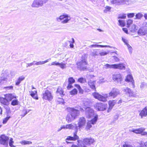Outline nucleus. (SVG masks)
<instances>
[{
  "label": "nucleus",
  "instance_id": "nucleus-1",
  "mask_svg": "<svg viewBox=\"0 0 147 147\" xmlns=\"http://www.w3.org/2000/svg\"><path fill=\"white\" fill-rule=\"evenodd\" d=\"M78 108L79 110L74 108L70 109L69 113L66 117V120L68 123L71 122L77 118L80 114V107Z\"/></svg>",
  "mask_w": 147,
  "mask_h": 147
},
{
  "label": "nucleus",
  "instance_id": "nucleus-2",
  "mask_svg": "<svg viewBox=\"0 0 147 147\" xmlns=\"http://www.w3.org/2000/svg\"><path fill=\"white\" fill-rule=\"evenodd\" d=\"M94 142V139L86 138L82 140H78V145L79 147H87V145H90Z\"/></svg>",
  "mask_w": 147,
  "mask_h": 147
},
{
  "label": "nucleus",
  "instance_id": "nucleus-3",
  "mask_svg": "<svg viewBox=\"0 0 147 147\" xmlns=\"http://www.w3.org/2000/svg\"><path fill=\"white\" fill-rule=\"evenodd\" d=\"M87 65L88 62L85 59H83L76 63L78 69L81 71H86L87 70Z\"/></svg>",
  "mask_w": 147,
  "mask_h": 147
},
{
  "label": "nucleus",
  "instance_id": "nucleus-4",
  "mask_svg": "<svg viewBox=\"0 0 147 147\" xmlns=\"http://www.w3.org/2000/svg\"><path fill=\"white\" fill-rule=\"evenodd\" d=\"M80 110L82 112L85 110L86 115V117L88 118H91L94 116V110L90 107H87L86 108L84 107V108L79 107Z\"/></svg>",
  "mask_w": 147,
  "mask_h": 147
},
{
  "label": "nucleus",
  "instance_id": "nucleus-5",
  "mask_svg": "<svg viewBox=\"0 0 147 147\" xmlns=\"http://www.w3.org/2000/svg\"><path fill=\"white\" fill-rule=\"evenodd\" d=\"M105 66L106 69L108 68H113L114 69H119L120 70H125V66L123 63H119L117 64H113L111 65L107 64L105 65Z\"/></svg>",
  "mask_w": 147,
  "mask_h": 147
},
{
  "label": "nucleus",
  "instance_id": "nucleus-6",
  "mask_svg": "<svg viewBox=\"0 0 147 147\" xmlns=\"http://www.w3.org/2000/svg\"><path fill=\"white\" fill-rule=\"evenodd\" d=\"M70 18L67 14H63L61 15L59 17L56 18L58 22L61 21V23L63 24L67 23L70 20Z\"/></svg>",
  "mask_w": 147,
  "mask_h": 147
},
{
  "label": "nucleus",
  "instance_id": "nucleus-7",
  "mask_svg": "<svg viewBox=\"0 0 147 147\" xmlns=\"http://www.w3.org/2000/svg\"><path fill=\"white\" fill-rule=\"evenodd\" d=\"M42 98L43 99L50 101L53 99V96L50 91L46 90L45 92H43Z\"/></svg>",
  "mask_w": 147,
  "mask_h": 147
},
{
  "label": "nucleus",
  "instance_id": "nucleus-8",
  "mask_svg": "<svg viewBox=\"0 0 147 147\" xmlns=\"http://www.w3.org/2000/svg\"><path fill=\"white\" fill-rule=\"evenodd\" d=\"M48 0H34L32 4L33 7H38L42 6L44 3H46Z\"/></svg>",
  "mask_w": 147,
  "mask_h": 147
},
{
  "label": "nucleus",
  "instance_id": "nucleus-9",
  "mask_svg": "<svg viewBox=\"0 0 147 147\" xmlns=\"http://www.w3.org/2000/svg\"><path fill=\"white\" fill-rule=\"evenodd\" d=\"M3 107L6 110V112L7 114V117L3 119V123L5 124L11 117L10 115L11 111L9 107L8 106H3Z\"/></svg>",
  "mask_w": 147,
  "mask_h": 147
},
{
  "label": "nucleus",
  "instance_id": "nucleus-10",
  "mask_svg": "<svg viewBox=\"0 0 147 147\" xmlns=\"http://www.w3.org/2000/svg\"><path fill=\"white\" fill-rule=\"evenodd\" d=\"M107 107V104L102 103H98L96 104L95 107L98 111H104L105 110Z\"/></svg>",
  "mask_w": 147,
  "mask_h": 147
},
{
  "label": "nucleus",
  "instance_id": "nucleus-11",
  "mask_svg": "<svg viewBox=\"0 0 147 147\" xmlns=\"http://www.w3.org/2000/svg\"><path fill=\"white\" fill-rule=\"evenodd\" d=\"M122 91L123 92H125L126 95L130 97H134L136 96L134 92L129 88L128 87L124 88H123Z\"/></svg>",
  "mask_w": 147,
  "mask_h": 147
},
{
  "label": "nucleus",
  "instance_id": "nucleus-12",
  "mask_svg": "<svg viewBox=\"0 0 147 147\" xmlns=\"http://www.w3.org/2000/svg\"><path fill=\"white\" fill-rule=\"evenodd\" d=\"M113 80L116 83H121L122 78L121 74L118 73H115L112 76Z\"/></svg>",
  "mask_w": 147,
  "mask_h": 147
},
{
  "label": "nucleus",
  "instance_id": "nucleus-13",
  "mask_svg": "<svg viewBox=\"0 0 147 147\" xmlns=\"http://www.w3.org/2000/svg\"><path fill=\"white\" fill-rule=\"evenodd\" d=\"M119 90L115 88L112 89L111 92L109 93L108 95L107 96L108 97H111L113 98L116 97L118 94H120Z\"/></svg>",
  "mask_w": 147,
  "mask_h": 147
},
{
  "label": "nucleus",
  "instance_id": "nucleus-14",
  "mask_svg": "<svg viewBox=\"0 0 147 147\" xmlns=\"http://www.w3.org/2000/svg\"><path fill=\"white\" fill-rule=\"evenodd\" d=\"M77 132L75 131L74 133L73 136H69L67 137L66 138L65 140L66 142L68 144L69 143H73V142H68L67 141L68 140H72V141H75L76 140H78L79 137L77 135Z\"/></svg>",
  "mask_w": 147,
  "mask_h": 147
},
{
  "label": "nucleus",
  "instance_id": "nucleus-15",
  "mask_svg": "<svg viewBox=\"0 0 147 147\" xmlns=\"http://www.w3.org/2000/svg\"><path fill=\"white\" fill-rule=\"evenodd\" d=\"M9 138L3 135L0 137V144L6 146L8 145Z\"/></svg>",
  "mask_w": 147,
  "mask_h": 147
},
{
  "label": "nucleus",
  "instance_id": "nucleus-16",
  "mask_svg": "<svg viewBox=\"0 0 147 147\" xmlns=\"http://www.w3.org/2000/svg\"><path fill=\"white\" fill-rule=\"evenodd\" d=\"M93 95L95 98L98 99L100 101L105 102L107 100L106 97L100 95L98 93H94L93 94Z\"/></svg>",
  "mask_w": 147,
  "mask_h": 147
},
{
  "label": "nucleus",
  "instance_id": "nucleus-17",
  "mask_svg": "<svg viewBox=\"0 0 147 147\" xmlns=\"http://www.w3.org/2000/svg\"><path fill=\"white\" fill-rule=\"evenodd\" d=\"M139 35H147V24L146 26L141 27L138 32Z\"/></svg>",
  "mask_w": 147,
  "mask_h": 147
},
{
  "label": "nucleus",
  "instance_id": "nucleus-18",
  "mask_svg": "<svg viewBox=\"0 0 147 147\" xmlns=\"http://www.w3.org/2000/svg\"><path fill=\"white\" fill-rule=\"evenodd\" d=\"M86 123V120L85 118L83 117H80L79 120L78 127L80 128L83 127L85 125Z\"/></svg>",
  "mask_w": 147,
  "mask_h": 147
},
{
  "label": "nucleus",
  "instance_id": "nucleus-19",
  "mask_svg": "<svg viewBox=\"0 0 147 147\" xmlns=\"http://www.w3.org/2000/svg\"><path fill=\"white\" fill-rule=\"evenodd\" d=\"M125 80L127 82H130L133 86V87H134V84L133 78L132 76L130 75H128L127 76Z\"/></svg>",
  "mask_w": 147,
  "mask_h": 147
},
{
  "label": "nucleus",
  "instance_id": "nucleus-20",
  "mask_svg": "<svg viewBox=\"0 0 147 147\" xmlns=\"http://www.w3.org/2000/svg\"><path fill=\"white\" fill-rule=\"evenodd\" d=\"M140 112L139 116L142 118H143V117L147 116V108L146 107H145Z\"/></svg>",
  "mask_w": 147,
  "mask_h": 147
},
{
  "label": "nucleus",
  "instance_id": "nucleus-21",
  "mask_svg": "<svg viewBox=\"0 0 147 147\" xmlns=\"http://www.w3.org/2000/svg\"><path fill=\"white\" fill-rule=\"evenodd\" d=\"M5 97L9 102L11 101L13 98H16V96L13 95L12 94L9 93L5 95Z\"/></svg>",
  "mask_w": 147,
  "mask_h": 147
},
{
  "label": "nucleus",
  "instance_id": "nucleus-22",
  "mask_svg": "<svg viewBox=\"0 0 147 147\" xmlns=\"http://www.w3.org/2000/svg\"><path fill=\"white\" fill-rule=\"evenodd\" d=\"M116 101L115 100H110L109 101V107L107 111L108 112H109L112 109L115 103H116Z\"/></svg>",
  "mask_w": 147,
  "mask_h": 147
},
{
  "label": "nucleus",
  "instance_id": "nucleus-23",
  "mask_svg": "<svg viewBox=\"0 0 147 147\" xmlns=\"http://www.w3.org/2000/svg\"><path fill=\"white\" fill-rule=\"evenodd\" d=\"M66 127L67 129H73L74 128H75L76 130V131L77 132L78 131V127L77 125L75 124H68L66 125Z\"/></svg>",
  "mask_w": 147,
  "mask_h": 147
},
{
  "label": "nucleus",
  "instance_id": "nucleus-24",
  "mask_svg": "<svg viewBox=\"0 0 147 147\" xmlns=\"http://www.w3.org/2000/svg\"><path fill=\"white\" fill-rule=\"evenodd\" d=\"M1 103L4 105V106H8L9 104V102L5 98L1 97Z\"/></svg>",
  "mask_w": 147,
  "mask_h": 147
},
{
  "label": "nucleus",
  "instance_id": "nucleus-25",
  "mask_svg": "<svg viewBox=\"0 0 147 147\" xmlns=\"http://www.w3.org/2000/svg\"><path fill=\"white\" fill-rule=\"evenodd\" d=\"M25 78V77L23 76H20L16 80L15 83V85L17 86H19L21 82L24 80Z\"/></svg>",
  "mask_w": 147,
  "mask_h": 147
},
{
  "label": "nucleus",
  "instance_id": "nucleus-26",
  "mask_svg": "<svg viewBox=\"0 0 147 147\" xmlns=\"http://www.w3.org/2000/svg\"><path fill=\"white\" fill-rule=\"evenodd\" d=\"M63 93L64 91L61 88L59 87L58 88L56 91V93L58 95H60L62 97L64 95Z\"/></svg>",
  "mask_w": 147,
  "mask_h": 147
},
{
  "label": "nucleus",
  "instance_id": "nucleus-27",
  "mask_svg": "<svg viewBox=\"0 0 147 147\" xmlns=\"http://www.w3.org/2000/svg\"><path fill=\"white\" fill-rule=\"evenodd\" d=\"M95 81H92L91 80H90L88 82V85L90 86V88L95 90L96 88L95 85Z\"/></svg>",
  "mask_w": 147,
  "mask_h": 147
},
{
  "label": "nucleus",
  "instance_id": "nucleus-28",
  "mask_svg": "<svg viewBox=\"0 0 147 147\" xmlns=\"http://www.w3.org/2000/svg\"><path fill=\"white\" fill-rule=\"evenodd\" d=\"M29 92H30V94L33 98L36 100L38 99L37 91H35L34 92L32 91H31V92L30 91Z\"/></svg>",
  "mask_w": 147,
  "mask_h": 147
},
{
  "label": "nucleus",
  "instance_id": "nucleus-29",
  "mask_svg": "<svg viewBox=\"0 0 147 147\" xmlns=\"http://www.w3.org/2000/svg\"><path fill=\"white\" fill-rule=\"evenodd\" d=\"M111 2L113 4H117L119 5H123V0H112Z\"/></svg>",
  "mask_w": 147,
  "mask_h": 147
},
{
  "label": "nucleus",
  "instance_id": "nucleus-30",
  "mask_svg": "<svg viewBox=\"0 0 147 147\" xmlns=\"http://www.w3.org/2000/svg\"><path fill=\"white\" fill-rule=\"evenodd\" d=\"M74 86L77 88L79 91V93L80 94H82L83 93L84 90L81 88L79 84H75Z\"/></svg>",
  "mask_w": 147,
  "mask_h": 147
},
{
  "label": "nucleus",
  "instance_id": "nucleus-31",
  "mask_svg": "<svg viewBox=\"0 0 147 147\" xmlns=\"http://www.w3.org/2000/svg\"><path fill=\"white\" fill-rule=\"evenodd\" d=\"M134 0H123V5L126 4L129 5L135 3Z\"/></svg>",
  "mask_w": 147,
  "mask_h": 147
},
{
  "label": "nucleus",
  "instance_id": "nucleus-32",
  "mask_svg": "<svg viewBox=\"0 0 147 147\" xmlns=\"http://www.w3.org/2000/svg\"><path fill=\"white\" fill-rule=\"evenodd\" d=\"M90 47H100L101 48H103V47H111L109 45H97V44H95V45H92L90 46Z\"/></svg>",
  "mask_w": 147,
  "mask_h": 147
},
{
  "label": "nucleus",
  "instance_id": "nucleus-33",
  "mask_svg": "<svg viewBox=\"0 0 147 147\" xmlns=\"http://www.w3.org/2000/svg\"><path fill=\"white\" fill-rule=\"evenodd\" d=\"M49 61V59H48L45 61H40L38 62H36L34 64L36 65H40L44 64L45 63L48 62Z\"/></svg>",
  "mask_w": 147,
  "mask_h": 147
},
{
  "label": "nucleus",
  "instance_id": "nucleus-34",
  "mask_svg": "<svg viewBox=\"0 0 147 147\" xmlns=\"http://www.w3.org/2000/svg\"><path fill=\"white\" fill-rule=\"evenodd\" d=\"M98 119V116L97 115L95 116L91 120V121L89 122L91 124L94 125L95 124L96 121Z\"/></svg>",
  "mask_w": 147,
  "mask_h": 147
},
{
  "label": "nucleus",
  "instance_id": "nucleus-35",
  "mask_svg": "<svg viewBox=\"0 0 147 147\" xmlns=\"http://www.w3.org/2000/svg\"><path fill=\"white\" fill-rule=\"evenodd\" d=\"M98 50L97 49H95L93 50V51L91 52V54L92 56H97L99 53Z\"/></svg>",
  "mask_w": 147,
  "mask_h": 147
},
{
  "label": "nucleus",
  "instance_id": "nucleus-36",
  "mask_svg": "<svg viewBox=\"0 0 147 147\" xmlns=\"http://www.w3.org/2000/svg\"><path fill=\"white\" fill-rule=\"evenodd\" d=\"M20 143L22 145H25L27 144H32V142L31 141H27L25 140H23L20 142Z\"/></svg>",
  "mask_w": 147,
  "mask_h": 147
},
{
  "label": "nucleus",
  "instance_id": "nucleus-37",
  "mask_svg": "<svg viewBox=\"0 0 147 147\" xmlns=\"http://www.w3.org/2000/svg\"><path fill=\"white\" fill-rule=\"evenodd\" d=\"M19 104V101L17 99H14L12 100L11 105L13 106L18 105Z\"/></svg>",
  "mask_w": 147,
  "mask_h": 147
},
{
  "label": "nucleus",
  "instance_id": "nucleus-38",
  "mask_svg": "<svg viewBox=\"0 0 147 147\" xmlns=\"http://www.w3.org/2000/svg\"><path fill=\"white\" fill-rule=\"evenodd\" d=\"M119 25L121 27H123L125 26V23L124 20H118Z\"/></svg>",
  "mask_w": 147,
  "mask_h": 147
},
{
  "label": "nucleus",
  "instance_id": "nucleus-39",
  "mask_svg": "<svg viewBox=\"0 0 147 147\" xmlns=\"http://www.w3.org/2000/svg\"><path fill=\"white\" fill-rule=\"evenodd\" d=\"M78 92L77 89L76 88H74L71 91L69 92L70 94L72 95H74L76 94Z\"/></svg>",
  "mask_w": 147,
  "mask_h": 147
},
{
  "label": "nucleus",
  "instance_id": "nucleus-40",
  "mask_svg": "<svg viewBox=\"0 0 147 147\" xmlns=\"http://www.w3.org/2000/svg\"><path fill=\"white\" fill-rule=\"evenodd\" d=\"M7 81V78L5 77H0V84H4L5 81Z\"/></svg>",
  "mask_w": 147,
  "mask_h": 147
},
{
  "label": "nucleus",
  "instance_id": "nucleus-41",
  "mask_svg": "<svg viewBox=\"0 0 147 147\" xmlns=\"http://www.w3.org/2000/svg\"><path fill=\"white\" fill-rule=\"evenodd\" d=\"M68 82L69 83L72 84L75 82V80L73 78V77H70L68 78Z\"/></svg>",
  "mask_w": 147,
  "mask_h": 147
},
{
  "label": "nucleus",
  "instance_id": "nucleus-42",
  "mask_svg": "<svg viewBox=\"0 0 147 147\" xmlns=\"http://www.w3.org/2000/svg\"><path fill=\"white\" fill-rule=\"evenodd\" d=\"M143 15L141 13H139L136 14L135 15L136 18L135 19H140L143 16Z\"/></svg>",
  "mask_w": 147,
  "mask_h": 147
},
{
  "label": "nucleus",
  "instance_id": "nucleus-43",
  "mask_svg": "<svg viewBox=\"0 0 147 147\" xmlns=\"http://www.w3.org/2000/svg\"><path fill=\"white\" fill-rule=\"evenodd\" d=\"M78 81L81 83H84L86 82V79L83 77H81L78 79Z\"/></svg>",
  "mask_w": 147,
  "mask_h": 147
},
{
  "label": "nucleus",
  "instance_id": "nucleus-44",
  "mask_svg": "<svg viewBox=\"0 0 147 147\" xmlns=\"http://www.w3.org/2000/svg\"><path fill=\"white\" fill-rule=\"evenodd\" d=\"M111 7L108 6H106L105 7V9L104 10L105 13H107L108 11H110Z\"/></svg>",
  "mask_w": 147,
  "mask_h": 147
},
{
  "label": "nucleus",
  "instance_id": "nucleus-45",
  "mask_svg": "<svg viewBox=\"0 0 147 147\" xmlns=\"http://www.w3.org/2000/svg\"><path fill=\"white\" fill-rule=\"evenodd\" d=\"M13 87L12 86H6L4 87V88L7 91H9L12 90L13 89Z\"/></svg>",
  "mask_w": 147,
  "mask_h": 147
},
{
  "label": "nucleus",
  "instance_id": "nucleus-46",
  "mask_svg": "<svg viewBox=\"0 0 147 147\" xmlns=\"http://www.w3.org/2000/svg\"><path fill=\"white\" fill-rule=\"evenodd\" d=\"M109 52V51H104L102 52L99 53L100 55L101 56H105L108 54Z\"/></svg>",
  "mask_w": 147,
  "mask_h": 147
},
{
  "label": "nucleus",
  "instance_id": "nucleus-47",
  "mask_svg": "<svg viewBox=\"0 0 147 147\" xmlns=\"http://www.w3.org/2000/svg\"><path fill=\"white\" fill-rule=\"evenodd\" d=\"M13 138H10L9 142V145L11 147H15V146L13 145L14 142L13 141Z\"/></svg>",
  "mask_w": 147,
  "mask_h": 147
},
{
  "label": "nucleus",
  "instance_id": "nucleus-48",
  "mask_svg": "<svg viewBox=\"0 0 147 147\" xmlns=\"http://www.w3.org/2000/svg\"><path fill=\"white\" fill-rule=\"evenodd\" d=\"M133 22L132 20L131 19H129L127 21V27L128 28L129 27L130 24H132Z\"/></svg>",
  "mask_w": 147,
  "mask_h": 147
},
{
  "label": "nucleus",
  "instance_id": "nucleus-49",
  "mask_svg": "<svg viewBox=\"0 0 147 147\" xmlns=\"http://www.w3.org/2000/svg\"><path fill=\"white\" fill-rule=\"evenodd\" d=\"M92 126L90 122H88L87 123V125L86 127V130L89 129Z\"/></svg>",
  "mask_w": 147,
  "mask_h": 147
},
{
  "label": "nucleus",
  "instance_id": "nucleus-50",
  "mask_svg": "<svg viewBox=\"0 0 147 147\" xmlns=\"http://www.w3.org/2000/svg\"><path fill=\"white\" fill-rule=\"evenodd\" d=\"M140 87L141 89L146 88V84L144 82L142 83L140 85Z\"/></svg>",
  "mask_w": 147,
  "mask_h": 147
},
{
  "label": "nucleus",
  "instance_id": "nucleus-51",
  "mask_svg": "<svg viewBox=\"0 0 147 147\" xmlns=\"http://www.w3.org/2000/svg\"><path fill=\"white\" fill-rule=\"evenodd\" d=\"M135 16L134 13H129L127 14L128 18H130L133 17Z\"/></svg>",
  "mask_w": 147,
  "mask_h": 147
},
{
  "label": "nucleus",
  "instance_id": "nucleus-52",
  "mask_svg": "<svg viewBox=\"0 0 147 147\" xmlns=\"http://www.w3.org/2000/svg\"><path fill=\"white\" fill-rule=\"evenodd\" d=\"M68 43L69 44V46L71 48H73L74 47V45H73V43H72L71 42V41H67V42H66L65 44H68Z\"/></svg>",
  "mask_w": 147,
  "mask_h": 147
},
{
  "label": "nucleus",
  "instance_id": "nucleus-53",
  "mask_svg": "<svg viewBox=\"0 0 147 147\" xmlns=\"http://www.w3.org/2000/svg\"><path fill=\"white\" fill-rule=\"evenodd\" d=\"M126 18V14H123L121 15H120L118 17V19H125Z\"/></svg>",
  "mask_w": 147,
  "mask_h": 147
},
{
  "label": "nucleus",
  "instance_id": "nucleus-54",
  "mask_svg": "<svg viewBox=\"0 0 147 147\" xmlns=\"http://www.w3.org/2000/svg\"><path fill=\"white\" fill-rule=\"evenodd\" d=\"M58 66L61 67L62 69H63L65 67V65L62 63H59V64L58 65Z\"/></svg>",
  "mask_w": 147,
  "mask_h": 147
},
{
  "label": "nucleus",
  "instance_id": "nucleus-55",
  "mask_svg": "<svg viewBox=\"0 0 147 147\" xmlns=\"http://www.w3.org/2000/svg\"><path fill=\"white\" fill-rule=\"evenodd\" d=\"M59 64V63L58 62H57V61H55L54 62H52L51 65H58Z\"/></svg>",
  "mask_w": 147,
  "mask_h": 147
},
{
  "label": "nucleus",
  "instance_id": "nucleus-56",
  "mask_svg": "<svg viewBox=\"0 0 147 147\" xmlns=\"http://www.w3.org/2000/svg\"><path fill=\"white\" fill-rule=\"evenodd\" d=\"M67 89L68 90H69L71 88H72L73 87V86H72V84H71L68 83V86H67Z\"/></svg>",
  "mask_w": 147,
  "mask_h": 147
},
{
  "label": "nucleus",
  "instance_id": "nucleus-57",
  "mask_svg": "<svg viewBox=\"0 0 147 147\" xmlns=\"http://www.w3.org/2000/svg\"><path fill=\"white\" fill-rule=\"evenodd\" d=\"M124 146H125V147H135L134 145H130L126 143H125Z\"/></svg>",
  "mask_w": 147,
  "mask_h": 147
},
{
  "label": "nucleus",
  "instance_id": "nucleus-58",
  "mask_svg": "<svg viewBox=\"0 0 147 147\" xmlns=\"http://www.w3.org/2000/svg\"><path fill=\"white\" fill-rule=\"evenodd\" d=\"M34 62H35V61H34L33 62L31 63H27V65L26 66V67H30L32 66V65H35L34 63Z\"/></svg>",
  "mask_w": 147,
  "mask_h": 147
},
{
  "label": "nucleus",
  "instance_id": "nucleus-59",
  "mask_svg": "<svg viewBox=\"0 0 147 147\" xmlns=\"http://www.w3.org/2000/svg\"><path fill=\"white\" fill-rule=\"evenodd\" d=\"M113 58L114 59L116 62H118L119 61V59L116 56H113Z\"/></svg>",
  "mask_w": 147,
  "mask_h": 147
},
{
  "label": "nucleus",
  "instance_id": "nucleus-60",
  "mask_svg": "<svg viewBox=\"0 0 147 147\" xmlns=\"http://www.w3.org/2000/svg\"><path fill=\"white\" fill-rule=\"evenodd\" d=\"M132 29L131 30V31H135L136 30V26L135 25H133L132 26Z\"/></svg>",
  "mask_w": 147,
  "mask_h": 147
},
{
  "label": "nucleus",
  "instance_id": "nucleus-61",
  "mask_svg": "<svg viewBox=\"0 0 147 147\" xmlns=\"http://www.w3.org/2000/svg\"><path fill=\"white\" fill-rule=\"evenodd\" d=\"M122 40L125 43V45L128 43L127 40L125 39L123 37L122 38Z\"/></svg>",
  "mask_w": 147,
  "mask_h": 147
},
{
  "label": "nucleus",
  "instance_id": "nucleus-62",
  "mask_svg": "<svg viewBox=\"0 0 147 147\" xmlns=\"http://www.w3.org/2000/svg\"><path fill=\"white\" fill-rule=\"evenodd\" d=\"M62 129H67L66 127V125L65 126L63 125V126H62L61 127L60 129H59L58 130V131H60Z\"/></svg>",
  "mask_w": 147,
  "mask_h": 147
},
{
  "label": "nucleus",
  "instance_id": "nucleus-63",
  "mask_svg": "<svg viewBox=\"0 0 147 147\" xmlns=\"http://www.w3.org/2000/svg\"><path fill=\"white\" fill-rule=\"evenodd\" d=\"M123 30L126 33H128V30L127 29L125 28H122Z\"/></svg>",
  "mask_w": 147,
  "mask_h": 147
},
{
  "label": "nucleus",
  "instance_id": "nucleus-64",
  "mask_svg": "<svg viewBox=\"0 0 147 147\" xmlns=\"http://www.w3.org/2000/svg\"><path fill=\"white\" fill-rule=\"evenodd\" d=\"M23 113L24 114L22 115V117L25 116L28 113V112H27V111H25L24 110L23 111Z\"/></svg>",
  "mask_w": 147,
  "mask_h": 147
}]
</instances>
